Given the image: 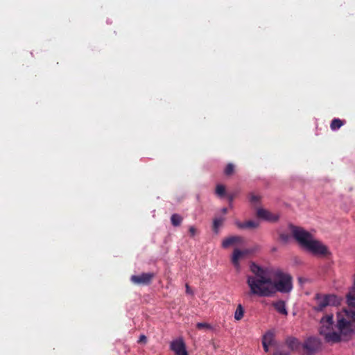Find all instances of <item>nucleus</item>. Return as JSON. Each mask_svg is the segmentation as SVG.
I'll use <instances>...</instances> for the list:
<instances>
[{"instance_id": "f257e3e1", "label": "nucleus", "mask_w": 355, "mask_h": 355, "mask_svg": "<svg viewBox=\"0 0 355 355\" xmlns=\"http://www.w3.org/2000/svg\"><path fill=\"white\" fill-rule=\"evenodd\" d=\"M252 275L247 276V284L250 293L259 297L272 296L273 267L250 264Z\"/></svg>"}, {"instance_id": "f03ea898", "label": "nucleus", "mask_w": 355, "mask_h": 355, "mask_svg": "<svg viewBox=\"0 0 355 355\" xmlns=\"http://www.w3.org/2000/svg\"><path fill=\"white\" fill-rule=\"evenodd\" d=\"M291 232L293 237L304 250L316 256H327L329 254L328 248L321 241L300 227H293Z\"/></svg>"}, {"instance_id": "7ed1b4c3", "label": "nucleus", "mask_w": 355, "mask_h": 355, "mask_svg": "<svg viewBox=\"0 0 355 355\" xmlns=\"http://www.w3.org/2000/svg\"><path fill=\"white\" fill-rule=\"evenodd\" d=\"M343 309L336 313V329L340 332L355 331V306Z\"/></svg>"}, {"instance_id": "20e7f679", "label": "nucleus", "mask_w": 355, "mask_h": 355, "mask_svg": "<svg viewBox=\"0 0 355 355\" xmlns=\"http://www.w3.org/2000/svg\"><path fill=\"white\" fill-rule=\"evenodd\" d=\"M272 295L277 292L287 293L293 289L291 276L279 268H273Z\"/></svg>"}, {"instance_id": "39448f33", "label": "nucleus", "mask_w": 355, "mask_h": 355, "mask_svg": "<svg viewBox=\"0 0 355 355\" xmlns=\"http://www.w3.org/2000/svg\"><path fill=\"white\" fill-rule=\"evenodd\" d=\"M315 305L313 310L322 311L327 306H338L340 305L343 298L334 294L323 295L317 293L314 296Z\"/></svg>"}, {"instance_id": "423d86ee", "label": "nucleus", "mask_w": 355, "mask_h": 355, "mask_svg": "<svg viewBox=\"0 0 355 355\" xmlns=\"http://www.w3.org/2000/svg\"><path fill=\"white\" fill-rule=\"evenodd\" d=\"M262 345L266 352H269V347L273 348L272 355H290V349H286L285 345L277 343L275 338V334H263Z\"/></svg>"}, {"instance_id": "0eeeda50", "label": "nucleus", "mask_w": 355, "mask_h": 355, "mask_svg": "<svg viewBox=\"0 0 355 355\" xmlns=\"http://www.w3.org/2000/svg\"><path fill=\"white\" fill-rule=\"evenodd\" d=\"M322 348L321 340L315 336H309L302 343L301 355H313Z\"/></svg>"}, {"instance_id": "6e6552de", "label": "nucleus", "mask_w": 355, "mask_h": 355, "mask_svg": "<svg viewBox=\"0 0 355 355\" xmlns=\"http://www.w3.org/2000/svg\"><path fill=\"white\" fill-rule=\"evenodd\" d=\"M250 252V251L245 246L233 250L230 261L236 272H239L241 270V262L245 259Z\"/></svg>"}, {"instance_id": "1a4fd4ad", "label": "nucleus", "mask_w": 355, "mask_h": 355, "mask_svg": "<svg viewBox=\"0 0 355 355\" xmlns=\"http://www.w3.org/2000/svg\"><path fill=\"white\" fill-rule=\"evenodd\" d=\"M245 242L243 237L237 235H232L223 239L221 246L227 249L232 248L233 250L241 248L245 246Z\"/></svg>"}, {"instance_id": "9d476101", "label": "nucleus", "mask_w": 355, "mask_h": 355, "mask_svg": "<svg viewBox=\"0 0 355 355\" xmlns=\"http://www.w3.org/2000/svg\"><path fill=\"white\" fill-rule=\"evenodd\" d=\"M320 333H335L336 329V324L334 320L332 314H326L321 319L320 322Z\"/></svg>"}, {"instance_id": "9b49d317", "label": "nucleus", "mask_w": 355, "mask_h": 355, "mask_svg": "<svg viewBox=\"0 0 355 355\" xmlns=\"http://www.w3.org/2000/svg\"><path fill=\"white\" fill-rule=\"evenodd\" d=\"M256 216L258 218L269 223L277 222L279 218V214L277 212L270 211L263 207L257 209Z\"/></svg>"}, {"instance_id": "f8f14e48", "label": "nucleus", "mask_w": 355, "mask_h": 355, "mask_svg": "<svg viewBox=\"0 0 355 355\" xmlns=\"http://www.w3.org/2000/svg\"><path fill=\"white\" fill-rule=\"evenodd\" d=\"M170 349L175 355H189L186 344L181 337L171 342Z\"/></svg>"}, {"instance_id": "ddd939ff", "label": "nucleus", "mask_w": 355, "mask_h": 355, "mask_svg": "<svg viewBox=\"0 0 355 355\" xmlns=\"http://www.w3.org/2000/svg\"><path fill=\"white\" fill-rule=\"evenodd\" d=\"M352 334H324V341L329 345L341 342L347 343L352 340Z\"/></svg>"}, {"instance_id": "4468645a", "label": "nucleus", "mask_w": 355, "mask_h": 355, "mask_svg": "<svg viewBox=\"0 0 355 355\" xmlns=\"http://www.w3.org/2000/svg\"><path fill=\"white\" fill-rule=\"evenodd\" d=\"M285 345L287 346L291 352H296L301 355L302 343H301L296 338L293 336H288L285 340Z\"/></svg>"}, {"instance_id": "2eb2a0df", "label": "nucleus", "mask_w": 355, "mask_h": 355, "mask_svg": "<svg viewBox=\"0 0 355 355\" xmlns=\"http://www.w3.org/2000/svg\"><path fill=\"white\" fill-rule=\"evenodd\" d=\"M154 277L152 272L142 273L138 275H132L131 281L135 284H148Z\"/></svg>"}, {"instance_id": "dca6fc26", "label": "nucleus", "mask_w": 355, "mask_h": 355, "mask_svg": "<svg viewBox=\"0 0 355 355\" xmlns=\"http://www.w3.org/2000/svg\"><path fill=\"white\" fill-rule=\"evenodd\" d=\"M244 314H245L244 307L242 306V304H239L236 306V309L234 312V319L236 321H240L244 317Z\"/></svg>"}, {"instance_id": "f3484780", "label": "nucleus", "mask_w": 355, "mask_h": 355, "mask_svg": "<svg viewBox=\"0 0 355 355\" xmlns=\"http://www.w3.org/2000/svg\"><path fill=\"white\" fill-rule=\"evenodd\" d=\"M236 225L241 229L257 228L259 226V223L254 220H249L245 223H236Z\"/></svg>"}, {"instance_id": "a211bd4d", "label": "nucleus", "mask_w": 355, "mask_h": 355, "mask_svg": "<svg viewBox=\"0 0 355 355\" xmlns=\"http://www.w3.org/2000/svg\"><path fill=\"white\" fill-rule=\"evenodd\" d=\"M197 330L198 331H216L214 326L209 323L202 322V323H198L196 324Z\"/></svg>"}, {"instance_id": "6ab92c4d", "label": "nucleus", "mask_w": 355, "mask_h": 355, "mask_svg": "<svg viewBox=\"0 0 355 355\" xmlns=\"http://www.w3.org/2000/svg\"><path fill=\"white\" fill-rule=\"evenodd\" d=\"M275 309L280 313L286 315L287 311L284 302L279 301L274 304Z\"/></svg>"}, {"instance_id": "aec40b11", "label": "nucleus", "mask_w": 355, "mask_h": 355, "mask_svg": "<svg viewBox=\"0 0 355 355\" xmlns=\"http://www.w3.org/2000/svg\"><path fill=\"white\" fill-rule=\"evenodd\" d=\"M224 219L223 218H217L214 220L213 228L214 230L218 233L219 229L223 225Z\"/></svg>"}, {"instance_id": "412c9836", "label": "nucleus", "mask_w": 355, "mask_h": 355, "mask_svg": "<svg viewBox=\"0 0 355 355\" xmlns=\"http://www.w3.org/2000/svg\"><path fill=\"white\" fill-rule=\"evenodd\" d=\"M343 125V123L341 120L339 119H335L331 121V128L332 130H336L339 129Z\"/></svg>"}, {"instance_id": "4be33fe9", "label": "nucleus", "mask_w": 355, "mask_h": 355, "mask_svg": "<svg viewBox=\"0 0 355 355\" xmlns=\"http://www.w3.org/2000/svg\"><path fill=\"white\" fill-rule=\"evenodd\" d=\"M171 220L174 226H178L182 222V217L178 214H173L171 218Z\"/></svg>"}, {"instance_id": "5701e85b", "label": "nucleus", "mask_w": 355, "mask_h": 355, "mask_svg": "<svg viewBox=\"0 0 355 355\" xmlns=\"http://www.w3.org/2000/svg\"><path fill=\"white\" fill-rule=\"evenodd\" d=\"M216 193L220 197L224 196L225 193V187L222 184H218L216 188Z\"/></svg>"}, {"instance_id": "b1692460", "label": "nucleus", "mask_w": 355, "mask_h": 355, "mask_svg": "<svg viewBox=\"0 0 355 355\" xmlns=\"http://www.w3.org/2000/svg\"><path fill=\"white\" fill-rule=\"evenodd\" d=\"M234 165L232 164H229L225 169V173L226 175H231L234 172Z\"/></svg>"}, {"instance_id": "393cba45", "label": "nucleus", "mask_w": 355, "mask_h": 355, "mask_svg": "<svg viewBox=\"0 0 355 355\" xmlns=\"http://www.w3.org/2000/svg\"><path fill=\"white\" fill-rule=\"evenodd\" d=\"M260 200V196H258V195H256L254 193H251L250 195V200L252 203H257V202H259Z\"/></svg>"}, {"instance_id": "a878e982", "label": "nucleus", "mask_w": 355, "mask_h": 355, "mask_svg": "<svg viewBox=\"0 0 355 355\" xmlns=\"http://www.w3.org/2000/svg\"><path fill=\"white\" fill-rule=\"evenodd\" d=\"M189 234H190L191 236H194L198 233L197 229L195 227H193V226H191V227H189Z\"/></svg>"}, {"instance_id": "bb28decb", "label": "nucleus", "mask_w": 355, "mask_h": 355, "mask_svg": "<svg viewBox=\"0 0 355 355\" xmlns=\"http://www.w3.org/2000/svg\"><path fill=\"white\" fill-rule=\"evenodd\" d=\"M147 341V338L144 334H141L138 340L139 343H146Z\"/></svg>"}, {"instance_id": "cd10ccee", "label": "nucleus", "mask_w": 355, "mask_h": 355, "mask_svg": "<svg viewBox=\"0 0 355 355\" xmlns=\"http://www.w3.org/2000/svg\"><path fill=\"white\" fill-rule=\"evenodd\" d=\"M186 293L187 294H191V295L193 294V292H192L191 289L190 288V287L187 284L186 285Z\"/></svg>"}, {"instance_id": "c85d7f7f", "label": "nucleus", "mask_w": 355, "mask_h": 355, "mask_svg": "<svg viewBox=\"0 0 355 355\" xmlns=\"http://www.w3.org/2000/svg\"><path fill=\"white\" fill-rule=\"evenodd\" d=\"M227 209H226V208H223V209H222V211H223V214H226V213H227Z\"/></svg>"}]
</instances>
